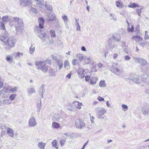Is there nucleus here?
<instances>
[{
    "instance_id": "f257e3e1",
    "label": "nucleus",
    "mask_w": 149,
    "mask_h": 149,
    "mask_svg": "<svg viewBox=\"0 0 149 149\" xmlns=\"http://www.w3.org/2000/svg\"><path fill=\"white\" fill-rule=\"evenodd\" d=\"M38 22L39 26H35L34 30L38 36L42 40V42H44L46 40L47 35L46 32L43 33L41 29L44 28L45 20L43 17H40L38 19Z\"/></svg>"
},
{
    "instance_id": "f03ea898",
    "label": "nucleus",
    "mask_w": 149,
    "mask_h": 149,
    "mask_svg": "<svg viewBox=\"0 0 149 149\" xmlns=\"http://www.w3.org/2000/svg\"><path fill=\"white\" fill-rule=\"evenodd\" d=\"M49 64L51 65V62L50 60L47 59L45 61L43 60L38 61L35 62V65L37 68L41 70L44 72H45L48 70V66L47 65L46 63Z\"/></svg>"
},
{
    "instance_id": "7ed1b4c3",
    "label": "nucleus",
    "mask_w": 149,
    "mask_h": 149,
    "mask_svg": "<svg viewBox=\"0 0 149 149\" xmlns=\"http://www.w3.org/2000/svg\"><path fill=\"white\" fill-rule=\"evenodd\" d=\"M6 36H3V37L0 36V39L3 42L4 44L6 46L5 47L7 50H10L11 49L15 47V41L14 39L9 38L6 41Z\"/></svg>"
},
{
    "instance_id": "20e7f679",
    "label": "nucleus",
    "mask_w": 149,
    "mask_h": 149,
    "mask_svg": "<svg viewBox=\"0 0 149 149\" xmlns=\"http://www.w3.org/2000/svg\"><path fill=\"white\" fill-rule=\"evenodd\" d=\"M14 22L17 23V25L15 26L16 33H22L24 30L23 22L22 19L17 17H15L13 18Z\"/></svg>"
},
{
    "instance_id": "39448f33",
    "label": "nucleus",
    "mask_w": 149,
    "mask_h": 149,
    "mask_svg": "<svg viewBox=\"0 0 149 149\" xmlns=\"http://www.w3.org/2000/svg\"><path fill=\"white\" fill-rule=\"evenodd\" d=\"M95 109L98 118L102 119H104V117L101 116L106 113L107 111L103 107H98L95 108Z\"/></svg>"
},
{
    "instance_id": "423d86ee",
    "label": "nucleus",
    "mask_w": 149,
    "mask_h": 149,
    "mask_svg": "<svg viewBox=\"0 0 149 149\" xmlns=\"http://www.w3.org/2000/svg\"><path fill=\"white\" fill-rule=\"evenodd\" d=\"M113 65L116 66L113 68V72L118 76H122L123 70V69H120L118 68V64L117 63H114Z\"/></svg>"
},
{
    "instance_id": "0eeeda50",
    "label": "nucleus",
    "mask_w": 149,
    "mask_h": 149,
    "mask_svg": "<svg viewBox=\"0 0 149 149\" xmlns=\"http://www.w3.org/2000/svg\"><path fill=\"white\" fill-rule=\"evenodd\" d=\"M75 125L76 128L80 129H83L85 126V124L83 121L79 119L75 121Z\"/></svg>"
},
{
    "instance_id": "6e6552de",
    "label": "nucleus",
    "mask_w": 149,
    "mask_h": 149,
    "mask_svg": "<svg viewBox=\"0 0 149 149\" xmlns=\"http://www.w3.org/2000/svg\"><path fill=\"white\" fill-rule=\"evenodd\" d=\"M140 77L139 76L135 75L130 78H126L125 79L126 81H128V80L132 81L136 83L139 84L140 82Z\"/></svg>"
},
{
    "instance_id": "1a4fd4ad",
    "label": "nucleus",
    "mask_w": 149,
    "mask_h": 149,
    "mask_svg": "<svg viewBox=\"0 0 149 149\" xmlns=\"http://www.w3.org/2000/svg\"><path fill=\"white\" fill-rule=\"evenodd\" d=\"M45 18L47 21H52L55 18V14L52 12L50 11L47 13Z\"/></svg>"
},
{
    "instance_id": "9d476101",
    "label": "nucleus",
    "mask_w": 149,
    "mask_h": 149,
    "mask_svg": "<svg viewBox=\"0 0 149 149\" xmlns=\"http://www.w3.org/2000/svg\"><path fill=\"white\" fill-rule=\"evenodd\" d=\"M37 123L35 118L33 117H31L29 120L28 125L31 127H34L36 126Z\"/></svg>"
},
{
    "instance_id": "9b49d317",
    "label": "nucleus",
    "mask_w": 149,
    "mask_h": 149,
    "mask_svg": "<svg viewBox=\"0 0 149 149\" xmlns=\"http://www.w3.org/2000/svg\"><path fill=\"white\" fill-rule=\"evenodd\" d=\"M1 92L3 97L5 98L8 97L9 94L8 89L7 88H4L1 90Z\"/></svg>"
},
{
    "instance_id": "f8f14e48",
    "label": "nucleus",
    "mask_w": 149,
    "mask_h": 149,
    "mask_svg": "<svg viewBox=\"0 0 149 149\" xmlns=\"http://www.w3.org/2000/svg\"><path fill=\"white\" fill-rule=\"evenodd\" d=\"M20 6H24L31 3V1L28 0H19Z\"/></svg>"
},
{
    "instance_id": "ddd939ff",
    "label": "nucleus",
    "mask_w": 149,
    "mask_h": 149,
    "mask_svg": "<svg viewBox=\"0 0 149 149\" xmlns=\"http://www.w3.org/2000/svg\"><path fill=\"white\" fill-rule=\"evenodd\" d=\"M136 60L138 61V62L143 66L146 65L147 63V61L143 58H135Z\"/></svg>"
},
{
    "instance_id": "4468645a",
    "label": "nucleus",
    "mask_w": 149,
    "mask_h": 149,
    "mask_svg": "<svg viewBox=\"0 0 149 149\" xmlns=\"http://www.w3.org/2000/svg\"><path fill=\"white\" fill-rule=\"evenodd\" d=\"M7 134L10 137H13L14 136V133L12 129L8 127L7 130Z\"/></svg>"
},
{
    "instance_id": "2eb2a0df",
    "label": "nucleus",
    "mask_w": 149,
    "mask_h": 149,
    "mask_svg": "<svg viewBox=\"0 0 149 149\" xmlns=\"http://www.w3.org/2000/svg\"><path fill=\"white\" fill-rule=\"evenodd\" d=\"M139 45L143 48L146 47L147 49H149V42L148 41L140 42L139 43Z\"/></svg>"
},
{
    "instance_id": "dca6fc26",
    "label": "nucleus",
    "mask_w": 149,
    "mask_h": 149,
    "mask_svg": "<svg viewBox=\"0 0 149 149\" xmlns=\"http://www.w3.org/2000/svg\"><path fill=\"white\" fill-rule=\"evenodd\" d=\"M6 60L7 62L11 63L13 62L14 58L11 55L9 54L6 57Z\"/></svg>"
},
{
    "instance_id": "f3484780",
    "label": "nucleus",
    "mask_w": 149,
    "mask_h": 149,
    "mask_svg": "<svg viewBox=\"0 0 149 149\" xmlns=\"http://www.w3.org/2000/svg\"><path fill=\"white\" fill-rule=\"evenodd\" d=\"M72 105H74L76 108L80 109L81 108V106L82 105V104L81 103H80L78 101H74L73 102Z\"/></svg>"
},
{
    "instance_id": "a211bd4d",
    "label": "nucleus",
    "mask_w": 149,
    "mask_h": 149,
    "mask_svg": "<svg viewBox=\"0 0 149 149\" xmlns=\"http://www.w3.org/2000/svg\"><path fill=\"white\" fill-rule=\"evenodd\" d=\"M113 38L116 42H119L120 40L121 37L120 36L117 34H115L113 35Z\"/></svg>"
},
{
    "instance_id": "6ab92c4d",
    "label": "nucleus",
    "mask_w": 149,
    "mask_h": 149,
    "mask_svg": "<svg viewBox=\"0 0 149 149\" xmlns=\"http://www.w3.org/2000/svg\"><path fill=\"white\" fill-rule=\"evenodd\" d=\"M141 110L142 112V113L145 116L149 114V108L148 109H146L143 107L141 108Z\"/></svg>"
},
{
    "instance_id": "aec40b11",
    "label": "nucleus",
    "mask_w": 149,
    "mask_h": 149,
    "mask_svg": "<svg viewBox=\"0 0 149 149\" xmlns=\"http://www.w3.org/2000/svg\"><path fill=\"white\" fill-rule=\"evenodd\" d=\"M49 75L50 77H54L56 76L55 69L51 68L49 71Z\"/></svg>"
},
{
    "instance_id": "412c9836",
    "label": "nucleus",
    "mask_w": 149,
    "mask_h": 149,
    "mask_svg": "<svg viewBox=\"0 0 149 149\" xmlns=\"http://www.w3.org/2000/svg\"><path fill=\"white\" fill-rule=\"evenodd\" d=\"M46 143L42 141L38 143V146L40 149H45Z\"/></svg>"
},
{
    "instance_id": "4be33fe9",
    "label": "nucleus",
    "mask_w": 149,
    "mask_h": 149,
    "mask_svg": "<svg viewBox=\"0 0 149 149\" xmlns=\"http://www.w3.org/2000/svg\"><path fill=\"white\" fill-rule=\"evenodd\" d=\"M53 118L54 119V120L56 121H58L60 119L62 118V116L58 113H55L54 115Z\"/></svg>"
},
{
    "instance_id": "5701e85b",
    "label": "nucleus",
    "mask_w": 149,
    "mask_h": 149,
    "mask_svg": "<svg viewBox=\"0 0 149 149\" xmlns=\"http://www.w3.org/2000/svg\"><path fill=\"white\" fill-rule=\"evenodd\" d=\"M39 92L40 95L42 96V98H43V94L45 92V89L44 88L43 85L40 87Z\"/></svg>"
},
{
    "instance_id": "b1692460",
    "label": "nucleus",
    "mask_w": 149,
    "mask_h": 149,
    "mask_svg": "<svg viewBox=\"0 0 149 149\" xmlns=\"http://www.w3.org/2000/svg\"><path fill=\"white\" fill-rule=\"evenodd\" d=\"M109 44L107 45V48L111 49L114 48V42H112V40H109L108 42Z\"/></svg>"
},
{
    "instance_id": "393cba45",
    "label": "nucleus",
    "mask_w": 149,
    "mask_h": 149,
    "mask_svg": "<svg viewBox=\"0 0 149 149\" xmlns=\"http://www.w3.org/2000/svg\"><path fill=\"white\" fill-rule=\"evenodd\" d=\"M13 55L15 58H20L21 56H22L23 54L22 53H21L19 52H15L13 53Z\"/></svg>"
},
{
    "instance_id": "a878e982",
    "label": "nucleus",
    "mask_w": 149,
    "mask_h": 149,
    "mask_svg": "<svg viewBox=\"0 0 149 149\" xmlns=\"http://www.w3.org/2000/svg\"><path fill=\"white\" fill-rule=\"evenodd\" d=\"M93 61V58L90 56L87 57L85 58V61L86 63H92Z\"/></svg>"
},
{
    "instance_id": "bb28decb",
    "label": "nucleus",
    "mask_w": 149,
    "mask_h": 149,
    "mask_svg": "<svg viewBox=\"0 0 149 149\" xmlns=\"http://www.w3.org/2000/svg\"><path fill=\"white\" fill-rule=\"evenodd\" d=\"M98 80V78L95 77H91L90 79V84L92 85L95 84L97 81Z\"/></svg>"
},
{
    "instance_id": "cd10ccee",
    "label": "nucleus",
    "mask_w": 149,
    "mask_h": 149,
    "mask_svg": "<svg viewBox=\"0 0 149 149\" xmlns=\"http://www.w3.org/2000/svg\"><path fill=\"white\" fill-rule=\"evenodd\" d=\"M142 81L145 82H148L149 77L147 74L143 75L141 77Z\"/></svg>"
},
{
    "instance_id": "c85d7f7f",
    "label": "nucleus",
    "mask_w": 149,
    "mask_h": 149,
    "mask_svg": "<svg viewBox=\"0 0 149 149\" xmlns=\"http://www.w3.org/2000/svg\"><path fill=\"white\" fill-rule=\"evenodd\" d=\"M35 50V46L34 44H31L29 48V53L32 54Z\"/></svg>"
},
{
    "instance_id": "c756f323",
    "label": "nucleus",
    "mask_w": 149,
    "mask_h": 149,
    "mask_svg": "<svg viewBox=\"0 0 149 149\" xmlns=\"http://www.w3.org/2000/svg\"><path fill=\"white\" fill-rule=\"evenodd\" d=\"M37 5L40 8H42L44 5L43 0H38L37 1Z\"/></svg>"
},
{
    "instance_id": "7c9ffc66",
    "label": "nucleus",
    "mask_w": 149,
    "mask_h": 149,
    "mask_svg": "<svg viewBox=\"0 0 149 149\" xmlns=\"http://www.w3.org/2000/svg\"><path fill=\"white\" fill-rule=\"evenodd\" d=\"M27 91L29 94H32L34 93H35V89L34 88L30 87L28 88Z\"/></svg>"
},
{
    "instance_id": "2f4dec72",
    "label": "nucleus",
    "mask_w": 149,
    "mask_h": 149,
    "mask_svg": "<svg viewBox=\"0 0 149 149\" xmlns=\"http://www.w3.org/2000/svg\"><path fill=\"white\" fill-rule=\"evenodd\" d=\"M57 63L59 66V70H60L63 67V62L61 60H58L57 61Z\"/></svg>"
},
{
    "instance_id": "473e14b6",
    "label": "nucleus",
    "mask_w": 149,
    "mask_h": 149,
    "mask_svg": "<svg viewBox=\"0 0 149 149\" xmlns=\"http://www.w3.org/2000/svg\"><path fill=\"white\" fill-rule=\"evenodd\" d=\"M109 16L110 17V20L111 21H116L117 18L114 14L110 13Z\"/></svg>"
},
{
    "instance_id": "72a5a7b5",
    "label": "nucleus",
    "mask_w": 149,
    "mask_h": 149,
    "mask_svg": "<svg viewBox=\"0 0 149 149\" xmlns=\"http://www.w3.org/2000/svg\"><path fill=\"white\" fill-rule=\"evenodd\" d=\"M139 6V5L137 3H131L128 6V7L129 8H134L136 7H138Z\"/></svg>"
},
{
    "instance_id": "f704fd0d",
    "label": "nucleus",
    "mask_w": 149,
    "mask_h": 149,
    "mask_svg": "<svg viewBox=\"0 0 149 149\" xmlns=\"http://www.w3.org/2000/svg\"><path fill=\"white\" fill-rule=\"evenodd\" d=\"M52 126L55 128L58 129L60 127V125L58 123L54 122L52 123Z\"/></svg>"
},
{
    "instance_id": "c9c22d12",
    "label": "nucleus",
    "mask_w": 149,
    "mask_h": 149,
    "mask_svg": "<svg viewBox=\"0 0 149 149\" xmlns=\"http://www.w3.org/2000/svg\"><path fill=\"white\" fill-rule=\"evenodd\" d=\"M62 17L63 20L65 24L67 25V22H68V18L67 16L66 15H64L62 16Z\"/></svg>"
},
{
    "instance_id": "e433bc0d",
    "label": "nucleus",
    "mask_w": 149,
    "mask_h": 149,
    "mask_svg": "<svg viewBox=\"0 0 149 149\" xmlns=\"http://www.w3.org/2000/svg\"><path fill=\"white\" fill-rule=\"evenodd\" d=\"M77 57L78 58L79 61L83 60L84 58V55L81 54H78L76 55Z\"/></svg>"
},
{
    "instance_id": "4c0bfd02",
    "label": "nucleus",
    "mask_w": 149,
    "mask_h": 149,
    "mask_svg": "<svg viewBox=\"0 0 149 149\" xmlns=\"http://www.w3.org/2000/svg\"><path fill=\"white\" fill-rule=\"evenodd\" d=\"M9 92H10L11 93H14L16 91L18 88L17 87H15L14 88H8Z\"/></svg>"
},
{
    "instance_id": "58836bf2",
    "label": "nucleus",
    "mask_w": 149,
    "mask_h": 149,
    "mask_svg": "<svg viewBox=\"0 0 149 149\" xmlns=\"http://www.w3.org/2000/svg\"><path fill=\"white\" fill-rule=\"evenodd\" d=\"M139 39L141 41L143 39V38L139 36H133L132 38V39Z\"/></svg>"
},
{
    "instance_id": "ea45409f",
    "label": "nucleus",
    "mask_w": 149,
    "mask_h": 149,
    "mask_svg": "<svg viewBox=\"0 0 149 149\" xmlns=\"http://www.w3.org/2000/svg\"><path fill=\"white\" fill-rule=\"evenodd\" d=\"M99 86L100 87H105L106 86V84L105 83V81L104 80H101L100 81Z\"/></svg>"
},
{
    "instance_id": "a19ab883",
    "label": "nucleus",
    "mask_w": 149,
    "mask_h": 149,
    "mask_svg": "<svg viewBox=\"0 0 149 149\" xmlns=\"http://www.w3.org/2000/svg\"><path fill=\"white\" fill-rule=\"evenodd\" d=\"M52 145L53 147L56 149H58V148L57 146V142L56 140H53L52 143Z\"/></svg>"
},
{
    "instance_id": "79ce46f5",
    "label": "nucleus",
    "mask_w": 149,
    "mask_h": 149,
    "mask_svg": "<svg viewBox=\"0 0 149 149\" xmlns=\"http://www.w3.org/2000/svg\"><path fill=\"white\" fill-rule=\"evenodd\" d=\"M41 100H40V103L39 104H37V111L38 112H39L40 111V110L41 109Z\"/></svg>"
},
{
    "instance_id": "37998d69",
    "label": "nucleus",
    "mask_w": 149,
    "mask_h": 149,
    "mask_svg": "<svg viewBox=\"0 0 149 149\" xmlns=\"http://www.w3.org/2000/svg\"><path fill=\"white\" fill-rule=\"evenodd\" d=\"M16 96V95L15 94H12L10 95L9 97V99L12 101L14 100Z\"/></svg>"
},
{
    "instance_id": "c03bdc74",
    "label": "nucleus",
    "mask_w": 149,
    "mask_h": 149,
    "mask_svg": "<svg viewBox=\"0 0 149 149\" xmlns=\"http://www.w3.org/2000/svg\"><path fill=\"white\" fill-rule=\"evenodd\" d=\"M64 66L65 68H68L69 65V63L68 61H66L64 62Z\"/></svg>"
},
{
    "instance_id": "a18cd8bd",
    "label": "nucleus",
    "mask_w": 149,
    "mask_h": 149,
    "mask_svg": "<svg viewBox=\"0 0 149 149\" xmlns=\"http://www.w3.org/2000/svg\"><path fill=\"white\" fill-rule=\"evenodd\" d=\"M50 33L51 34V37H52L54 38L56 36L55 32L53 30H51L50 31Z\"/></svg>"
},
{
    "instance_id": "49530a36",
    "label": "nucleus",
    "mask_w": 149,
    "mask_h": 149,
    "mask_svg": "<svg viewBox=\"0 0 149 149\" xmlns=\"http://www.w3.org/2000/svg\"><path fill=\"white\" fill-rule=\"evenodd\" d=\"M79 61L77 59H74L72 61L73 65H76L79 62Z\"/></svg>"
},
{
    "instance_id": "de8ad7c7",
    "label": "nucleus",
    "mask_w": 149,
    "mask_h": 149,
    "mask_svg": "<svg viewBox=\"0 0 149 149\" xmlns=\"http://www.w3.org/2000/svg\"><path fill=\"white\" fill-rule=\"evenodd\" d=\"M3 104H10L11 103L10 102V100L8 99H5L3 101Z\"/></svg>"
},
{
    "instance_id": "09e8293b",
    "label": "nucleus",
    "mask_w": 149,
    "mask_h": 149,
    "mask_svg": "<svg viewBox=\"0 0 149 149\" xmlns=\"http://www.w3.org/2000/svg\"><path fill=\"white\" fill-rule=\"evenodd\" d=\"M0 29L4 30L5 29V26L2 22H0Z\"/></svg>"
},
{
    "instance_id": "8fccbe9b",
    "label": "nucleus",
    "mask_w": 149,
    "mask_h": 149,
    "mask_svg": "<svg viewBox=\"0 0 149 149\" xmlns=\"http://www.w3.org/2000/svg\"><path fill=\"white\" fill-rule=\"evenodd\" d=\"M122 109L124 111H126L128 109L127 106L126 105L123 104L122 105Z\"/></svg>"
},
{
    "instance_id": "3c124183",
    "label": "nucleus",
    "mask_w": 149,
    "mask_h": 149,
    "mask_svg": "<svg viewBox=\"0 0 149 149\" xmlns=\"http://www.w3.org/2000/svg\"><path fill=\"white\" fill-rule=\"evenodd\" d=\"M66 140L65 139H64L63 140H61L60 141V144L61 146H63L65 143Z\"/></svg>"
},
{
    "instance_id": "603ef678",
    "label": "nucleus",
    "mask_w": 149,
    "mask_h": 149,
    "mask_svg": "<svg viewBox=\"0 0 149 149\" xmlns=\"http://www.w3.org/2000/svg\"><path fill=\"white\" fill-rule=\"evenodd\" d=\"M2 20L4 22H7L8 20V17L7 16L3 17L2 19Z\"/></svg>"
},
{
    "instance_id": "864d4df0",
    "label": "nucleus",
    "mask_w": 149,
    "mask_h": 149,
    "mask_svg": "<svg viewBox=\"0 0 149 149\" xmlns=\"http://www.w3.org/2000/svg\"><path fill=\"white\" fill-rule=\"evenodd\" d=\"M91 67L92 68H94L96 65V63L95 62L93 61V62L91 63Z\"/></svg>"
},
{
    "instance_id": "5fc2aeb1",
    "label": "nucleus",
    "mask_w": 149,
    "mask_h": 149,
    "mask_svg": "<svg viewBox=\"0 0 149 149\" xmlns=\"http://www.w3.org/2000/svg\"><path fill=\"white\" fill-rule=\"evenodd\" d=\"M78 73L79 75V77L80 78L82 79L84 77L85 75L84 74L82 73V74H81V72H78Z\"/></svg>"
},
{
    "instance_id": "6e6d98bb",
    "label": "nucleus",
    "mask_w": 149,
    "mask_h": 149,
    "mask_svg": "<svg viewBox=\"0 0 149 149\" xmlns=\"http://www.w3.org/2000/svg\"><path fill=\"white\" fill-rule=\"evenodd\" d=\"M92 128L93 127L92 125L91 124L90 125H88V126L87 127L86 130L87 131H89V130H91L92 129Z\"/></svg>"
},
{
    "instance_id": "4d7b16f0",
    "label": "nucleus",
    "mask_w": 149,
    "mask_h": 149,
    "mask_svg": "<svg viewBox=\"0 0 149 149\" xmlns=\"http://www.w3.org/2000/svg\"><path fill=\"white\" fill-rule=\"evenodd\" d=\"M116 6L118 7H121L122 6V4L118 1H117L116 2Z\"/></svg>"
},
{
    "instance_id": "13d9d810",
    "label": "nucleus",
    "mask_w": 149,
    "mask_h": 149,
    "mask_svg": "<svg viewBox=\"0 0 149 149\" xmlns=\"http://www.w3.org/2000/svg\"><path fill=\"white\" fill-rule=\"evenodd\" d=\"M46 7V9L49 10L51 11L52 10V8L51 6H47L45 5Z\"/></svg>"
},
{
    "instance_id": "bf43d9fd",
    "label": "nucleus",
    "mask_w": 149,
    "mask_h": 149,
    "mask_svg": "<svg viewBox=\"0 0 149 149\" xmlns=\"http://www.w3.org/2000/svg\"><path fill=\"white\" fill-rule=\"evenodd\" d=\"M127 30L129 32H132L134 31V28L132 26V28L129 27L127 29Z\"/></svg>"
},
{
    "instance_id": "052dcab7",
    "label": "nucleus",
    "mask_w": 149,
    "mask_h": 149,
    "mask_svg": "<svg viewBox=\"0 0 149 149\" xmlns=\"http://www.w3.org/2000/svg\"><path fill=\"white\" fill-rule=\"evenodd\" d=\"M85 78L86 81H89V80H90V76H85Z\"/></svg>"
},
{
    "instance_id": "680f3d73",
    "label": "nucleus",
    "mask_w": 149,
    "mask_h": 149,
    "mask_svg": "<svg viewBox=\"0 0 149 149\" xmlns=\"http://www.w3.org/2000/svg\"><path fill=\"white\" fill-rule=\"evenodd\" d=\"M31 11L35 13H37V10L35 8H33L32 7H31Z\"/></svg>"
},
{
    "instance_id": "e2e57ef3",
    "label": "nucleus",
    "mask_w": 149,
    "mask_h": 149,
    "mask_svg": "<svg viewBox=\"0 0 149 149\" xmlns=\"http://www.w3.org/2000/svg\"><path fill=\"white\" fill-rule=\"evenodd\" d=\"M97 99L100 101H104V98L100 96L98 97Z\"/></svg>"
},
{
    "instance_id": "0e129e2a",
    "label": "nucleus",
    "mask_w": 149,
    "mask_h": 149,
    "mask_svg": "<svg viewBox=\"0 0 149 149\" xmlns=\"http://www.w3.org/2000/svg\"><path fill=\"white\" fill-rule=\"evenodd\" d=\"M118 54L116 53H114L113 54V58L114 59H116L118 56Z\"/></svg>"
},
{
    "instance_id": "69168bd1",
    "label": "nucleus",
    "mask_w": 149,
    "mask_h": 149,
    "mask_svg": "<svg viewBox=\"0 0 149 149\" xmlns=\"http://www.w3.org/2000/svg\"><path fill=\"white\" fill-rule=\"evenodd\" d=\"M131 59V58L129 56L126 55L125 57V59L126 61H128L130 60Z\"/></svg>"
},
{
    "instance_id": "338daca9",
    "label": "nucleus",
    "mask_w": 149,
    "mask_h": 149,
    "mask_svg": "<svg viewBox=\"0 0 149 149\" xmlns=\"http://www.w3.org/2000/svg\"><path fill=\"white\" fill-rule=\"evenodd\" d=\"M144 39L146 40H148L149 39V36L147 34H145Z\"/></svg>"
},
{
    "instance_id": "774afa93",
    "label": "nucleus",
    "mask_w": 149,
    "mask_h": 149,
    "mask_svg": "<svg viewBox=\"0 0 149 149\" xmlns=\"http://www.w3.org/2000/svg\"><path fill=\"white\" fill-rule=\"evenodd\" d=\"M72 74L71 73H69L68 74H67L66 76V77L68 78L69 79H70L71 78V76Z\"/></svg>"
}]
</instances>
